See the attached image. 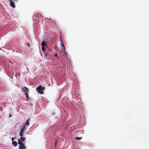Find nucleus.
Instances as JSON below:
<instances>
[{
  "label": "nucleus",
  "mask_w": 149,
  "mask_h": 149,
  "mask_svg": "<svg viewBox=\"0 0 149 149\" xmlns=\"http://www.w3.org/2000/svg\"><path fill=\"white\" fill-rule=\"evenodd\" d=\"M55 56H57V57H58V55H57V54H55Z\"/></svg>",
  "instance_id": "20"
},
{
  "label": "nucleus",
  "mask_w": 149,
  "mask_h": 149,
  "mask_svg": "<svg viewBox=\"0 0 149 149\" xmlns=\"http://www.w3.org/2000/svg\"><path fill=\"white\" fill-rule=\"evenodd\" d=\"M23 90L25 93V94H28V89L26 87H24Z\"/></svg>",
  "instance_id": "6"
},
{
  "label": "nucleus",
  "mask_w": 149,
  "mask_h": 149,
  "mask_svg": "<svg viewBox=\"0 0 149 149\" xmlns=\"http://www.w3.org/2000/svg\"><path fill=\"white\" fill-rule=\"evenodd\" d=\"M75 138L77 140H80L81 139V138L78 137H76Z\"/></svg>",
  "instance_id": "13"
},
{
  "label": "nucleus",
  "mask_w": 149,
  "mask_h": 149,
  "mask_svg": "<svg viewBox=\"0 0 149 149\" xmlns=\"http://www.w3.org/2000/svg\"><path fill=\"white\" fill-rule=\"evenodd\" d=\"M18 143L19 145V148L20 149H26V146L24 143H25V141L18 140Z\"/></svg>",
  "instance_id": "1"
},
{
  "label": "nucleus",
  "mask_w": 149,
  "mask_h": 149,
  "mask_svg": "<svg viewBox=\"0 0 149 149\" xmlns=\"http://www.w3.org/2000/svg\"><path fill=\"white\" fill-rule=\"evenodd\" d=\"M58 141V140H57V139H56L55 143V146H56V145L57 143V141Z\"/></svg>",
  "instance_id": "16"
},
{
  "label": "nucleus",
  "mask_w": 149,
  "mask_h": 149,
  "mask_svg": "<svg viewBox=\"0 0 149 149\" xmlns=\"http://www.w3.org/2000/svg\"><path fill=\"white\" fill-rule=\"evenodd\" d=\"M10 3V6L13 8H15V3L13 1H12V0H9Z\"/></svg>",
  "instance_id": "4"
},
{
  "label": "nucleus",
  "mask_w": 149,
  "mask_h": 149,
  "mask_svg": "<svg viewBox=\"0 0 149 149\" xmlns=\"http://www.w3.org/2000/svg\"><path fill=\"white\" fill-rule=\"evenodd\" d=\"M12 116V115L10 114V115H9V117H10H10Z\"/></svg>",
  "instance_id": "19"
},
{
  "label": "nucleus",
  "mask_w": 149,
  "mask_h": 149,
  "mask_svg": "<svg viewBox=\"0 0 149 149\" xmlns=\"http://www.w3.org/2000/svg\"><path fill=\"white\" fill-rule=\"evenodd\" d=\"M25 95L26 96V97L27 98V99L28 100H29V95H28V94H25Z\"/></svg>",
  "instance_id": "15"
},
{
  "label": "nucleus",
  "mask_w": 149,
  "mask_h": 149,
  "mask_svg": "<svg viewBox=\"0 0 149 149\" xmlns=\"http://www.w3.org/2000/svg\"><path fill=\"white\" fill-rule=\"evenodd\" d=\"M62 51H63V56L65 57H66L67 55H68V53H67V52H66V51H65V49H63V50H62Z\"/></svg>",
  "instance_id": "7"
},
{
  "label": "nucleus",
  "mask_w": 149,
  "mask_h": 149,
  "mask_svg": "<svg viewBox=\"0 0 149 149\" xmlns=\"http://www.w3.org/2000/svg\"><path fill=\"white\" fill-rule=\"evenodd\" d=\"M45 89L44 87H42V85H39L38 87L37 88L36 90L40 94H43L44 93L43 91Z\"/></svg>",
  "instance_id": "2"
},
{
  "label": "nucleus",
  "mask_w": 149,
  "mask_h": 149,
  "mask_svg": "<svg viewBox=\"0 0 149 149\" xmlns=\"http://www.w3.org/2000/svg\"><path fill=\"white\" fill-rule=\"evenodd\" d=\"M45 49V48L44 46H42V49L43 52H44Z\"/></svg>",
  "instance_id": "14"
},
{
  "label": "nucleus",
  "mask_w": 149,
  "mask_h": 149,
  "mask_svg": "<svg viewBox=\"0 0 149 149\" xmlns=\"http://www.w3.org/2000/svg\"><path fill=\"white\" fill-rule=\"evenodd\" d=\"M23 133L22 132L19 133V135L21 136L20 138L18 139V140H20L21 141H25V138L23 136Z\"/></svg>",
  "instance_id": "3"
},
{
  "label": "nucleus",
  "mask_w": 149,
  "mask_h": 149,
  "mask_svg": "<svg viewBox=\"0 0 149 149\" xmlns=\"http://www.w3.org/2000/svg\"><path fill=\"white\" fill-rule=\"evenodd\" d=\"M59 36H60V41L62 40V33H59Z\"/></svg>",
  "instance_id": "12"
},
{
  "label": "nucleus",
  "mask_w": 149,
  "mask_h": 149,
  "mask_svg": "<svg viewBox=\"0 0 149 149\" xmlns=\"http://www.w3.org/2000/svg\"><path fill=\"white\" fill-rule=\"evenodd\" d=\"M13 1H15L16 2L17 1V0H12Z\"/></svg>",
  "instance_id": "18"
},
{
  "label": "nucleus",
  "mask_w": 149,
  "mask_h": 149,
  "mask_svg": "<svg viewBox=\"0 0 149 149\" xmlns=\"http://www.w3.org/2000/svg\"><path fill=\"white\" fill-rule=\"evenodd\" d=\"M12 144L14 146H17V143L15 141H13L12 142Z\"/></svg>",
  "instance_id": "11"
},
{
  "label": "nucleus",
  "mask_w": 149,
  "mask_h": 149,
  "mask_svg": "<svg viewBox=\"0 0 149 149\" xmlns=\"http://www.w3.org/2000/svg\"><path fill=\"white\" fill-rule=\"evenodd\" d=\"M30 119H29L26 121V123H25V127L26 126H28L29 125V122L30 121Z\"/></svg>",
  "instance_id": "9"
},
{
  "label": "nucleus",
  "mask_w": 149,
  "mask_h": 149,
  "mask_svg": "<svg viewBox=\"0 0 149 149\" xmlns=\"http://www.w3.org/2000/svg\"><path fill=\"white\" fill-rule=\"evenodd\" d=\"M26 129L25 126H23L22 128L21 129L20 132L24 133V130Z\"/></svg>",
  "instance_id": "8"
},
{
  "label": "nucleus",
  "mask_w": 149,
  "mask_h": 149,
  "mask_svg": "<svg viewBox=\"0 0 149 149\" xmlns=\"http://www.w3.org/2000/svg\"><path fill=\"white\" fill-rule=\"evenodd\" d=\"M14 137H12L11 139V140L12 141H14L13 140H14Z\"/></svg>",
  "instance_id": "17"
},
{
  "label": "nucleus",
  "mask_w": 149,
  "mask_h": 149,
  "mask_svg": "<svg viewBox=\"0 0 149 149\" xmlns=\"http://www.w3.org/2000/svg\"><path fill=\"white\" fill-rule=\"evenodd\" d=\"M60 41L61 42V46L62 47V48H61L62 50H63V49H65V47L64 45V43L63 42V40H60Z\"/></svg>",
  "instance_id": "5"
},
{
  "label": "nucleus",
  "mask_w": 149,
  "mask_h": 149,
  "mask_svg": "<svg viewBox=\"0 0 149 149\" xmlns=\"http://www.w3.org/2000/svg\"><path fill=\"white\" fill-rule=\"evenodd\" d=\"M41 46H46L47 45L46 43L44 41H42L41 43Z\"/></svg>",
  "instance_id": "10"
},
{
  "label": "nucleus",
  "mask_w": 149,
  "mask_h": 149,
  "mask_svg": "<svg viewBox=\"0 0 149 149\" xmlns=\"http://www.w3.org/2000/svg\"><path fill=\"white\" fill-rule=\"evenodd\" d=\"M27 45H29V44H28V43L27 44Z\"/></svg>",
  "instance_id": "21"
}]
</instances>
